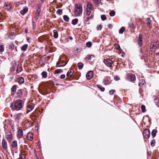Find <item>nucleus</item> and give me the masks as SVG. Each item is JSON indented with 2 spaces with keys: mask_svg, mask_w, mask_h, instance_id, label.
<instances>
[{
  "mask_svg": "<svg viewBox=\"0 0 159 159\" xmlns=\"http://www.w3.org/2000/svg\"><path fill=\"white\" fill-rule=\"evenodd\" d=\"M11 108L13 110L17 111L20 110L22 107V101L20 99L17 100L15 102L12 103Z\"/></svg>",
  "mask_w": 159,
  "mask_h": 159,
  "instance_id": "1",
  "label": "nucleus"
},
{
  "mask_svg": "<svg viewBox=\"0 0 159 159\" xmlns=\"http://www.w3.org/2000/svg\"><path fill=\"white\" fill-rule=\"evenodd\" d=\"M82 6L80 4H77L75 5L74 13L75 16H80L82 13Z\"/></svg>",
  "mask_w": 159,
  "mask_h": 159,
  "instance_id": "2",
  "label": "nucleus"
},
{
  "mask_svg": "<svg viewBox=\"0 0 159 159\" xmlns=\"http://www.w3.org/2000/svg\"><path fill=\"white\" fill-rule=\"evenodd\" d=\"M103 62L107 66L109 67H111L113 63V61L108 58L104 60Z\"/></svg>",
  "mask_w": 159,
  "mask_h": 159,
  "instance_id": "3",
  "label": "nucleus"
},
{
  "mask_svg": "<svg viewBox=\"0 0 159 159\" xmlns=\"http://www.w3.org/2000/svg\"><path fill=\"white\" fill-rule=\"evenodd\" d=\"M143 136L146 139H148L150 135V132L149 129H146L143 131Z\"/></svg>",
  "mask_w": 159,
  "mask_h": 159,
  "instance_id": "4",
  "label": "nucleus"
},
{
  "mask_svg": "<svg viewBox=\"0 0 159 159\" xmlns=\"http://www.w3.org/2000/svg\"><path fill=\"white\" fill-rule=\"evenodd\" d=\"M6 138L9 142L11 141L12 139V136L11 132L9 131L6 134Z\"/></svg>",
  "mask_w": 159,
  "mask_h": 159,
  "instance_id": "5",
  "label": "nucleus"
},
{
  "mask_svg": "<svg viewBox=\"0 0 159 159\" xmlns=\"http://www.w3.org/2000/svg\"><path fill=\"white\" fill-rule=\"evenodd\" d=\"M158 44L157 42H152L151 43L150 45L151 48L152 49V51H154L157 48Z\"/></svg>",
  "mask_w": 159,
  "mask_h": 159,
  "instance_id": "6",
  "label": "nucleus"
},
{
  "mask_svg": "<svg viewBox=\"0 0 159 159\" xmlns=\"http://www.w3.org/2000/svg\"><path fill=\"white\" fill-rule=\"evenodd\" d=\"M23 132L22 128L21 127H19L18 131V137L19 138H21L23 136Z\"/></svg>",
  "mask_w": 159,
  "mask_h": 159,
  "instance_id": "7",
  "label": "nucleus"
},
{
  "mask_svg": "<svg viewBox=\"0 0 159 159\" xmlns=\"http://www.w3.org/2000/svg\"><path fill=\"white\" fill-rule=\"evenodd\" d=\"M93 75V72L92 71H90L87 73L86 77L87 79L90 80L92 78Z\"/></svg>",
  "mask_w": 159,
  "mask_h": 159,
  "instance_id": "8",
  "label": "nucleus"
},
{
  "mask_svg": "<svg viewBox=\"0 0 159 159\" xmlns=\"http://www.w3.org/2000/svg\"><path fill=\"white\" fill-rule=\"evenodd\" d=\"M135 77L134 75L130 74L127 76V79L129 81H132L135 80Z\"/></svg>",
  "mask_w": 159,
  "mask_h": 159,
  "instance_id": "9",
  "label": "nucleus"
},
{
  "mask_svg": "<svg viewBox=\"0 0 159 159\" xmlns=\"http://www.w3.org/2000/svg\"><path fill=\"white\" fill-rule=\"evenodd\" d=\"M34 105L33 103H31L27 105V113L30 111L34 108Z\"/></svg>",
  "mask_w": 159,
  "mask_h": 159,
  "instance_id": "10",
  "label": "nucleus"
},
{
  "mask_svg": "<svg viewBox=\"0 0 159 159\" xmlns=\"http://www.w3.org/2000/svg\"><path fill=\"white\" fill-rule=\"evenodd\" d=\"M2 147L4 149H6L7 148V142L4 139H3L2 140Z\"/></svg>",
  "mask_w": 159,
  "mask_h": 159,
  "instance_id": "11",
  "label": "nucleus"
},
{
  "mask_svg": "<svg viewBox=\"0 0 159 159\" xmlns=\"http://www.w3.org/2000/svg\"><path fill=\"white\" fill-rule=\"evenodd\" d=\"M74 72V70L73 69H70L66 74V76L68 78L70 77L73 75Z\"/></svg>",
  "mask_w": 159,
  "mask_h": 159,
  "instance_id": "12",
  "label": "nucleus"
},
{
  "mask_svg": "<svg viewBox=\"0 0 159 159\" xmlns=\"http://www.w3.org/2000/svg\"><path fill=\"white\" fill-rule=\"evenodd\" d=\"M27 138L29 140H32L33 138V135L32 133H29L27 135Z\"/></svg>",
  "mask_w": 159,
  "mask_h": 159,
  "instance_id": "13",
  "label": "nucleus"
},
{
  "mask_svg": "<svg viewBox=\"0 0 159 159\" xmlns=\"http://www.w3.org/2000/svg\"><path fill=\"white\" fill-rule=\"evenodd\" d=\"M40 11V8L39 7H38V8L37 9L36 11V15H35V18L36 20H37L39 18Z\"/></svg>",
  "mask_w": 159,
  "mask_h": 159,
  "instance_id": "14",
  "label": "nucleus"
},
{
  "mask_svg": "<svg viewBox=\"0 0 159 159\" xmlns=\"http://www.w3.org/2000/svg\"><path fill=\"white\" fill-rule=\"evenodd\" d=\"M11 7V5L10 4L5 3L3 6V8L6 10H8Z\"/></svg>",
  "mask_w": 159,
  "mask_h": 159,
  "instance_id": "15",
  "label": "nucleus"
},
{
  "mask_svg": "<svg viewBox=\"0 0 159 159\" xmlns=\"http://www.w3.org/2000/svg\"><path fill=\"white\" fill-rule=\"evenodd\" d=\"M87 10H92V9L93 7V5L89 2H87Z\"/></svg>",
  "mask_w": 159,
  "mask_h": 159,
  "instance_id": "16",
  "label": "nucleus"
},
{
  "mask_svg": "<svg viewBox=\"0 0 159 159\" xmlns=\"http://www.w3.org/2000/svg\"><path fill=\"white\" fill-rule=\"evenodd\" d=\"M142 35L141 34H140L138 40V43L139 46H141L142 44Z\"/></svg>",
  "mask_w": 159,
  "mask_h": 159,
  "instance_id": "17",
  "label": "nucleus"
},
{
  "mask_svg": "<svg viewBox=\"0 0 159 159\" xmlns=\"http://www.w3.org/2000/svg\"><path fill=\"white\" fill-rule=\"evenodd\" d=\"M23 115L22 113H19L16 114L15 116V119L16 120H19L22 116Z\"/></svg>",
  "mask_w": 159,
  "mask_h": 159,
  "instance_id": "18",
  "label": "nucleus"
},
{
  "mask_svg": "<svg viewBox=\"0 0 159 159\" xmlns=\"http://www.w3.org/2000/svg\"><path fill=\"white\" fill-rule=\"evenodd\" d=\"M16 89V86L14 85L11 88V94L12 95H14L15 94Z\"/></svg>",
  "mask_w": 159,
  "mask_h": 159,
  "instance_id": "19",
  "label": "nucleus"
},
{
  "mask_svg": "<svg viewBox=\"0 0 159 159\" xmlns=\"http://www.w3.org/2000/svg\"><path fill=\"white\" fill-rule=\"evenodd\" d=\"M28 11V8L27 7H25L23 10L20 11V13L22 15H24Z\"/></svg>",
  "mask_w": 159,
  "mask_h": 159,
  "instance_id": "20",
  "label": "nucleus"
},
{
  "mask_svg": "<svg viewBox=\"0 0 159 159\" xmlns=\"http://www.w3.org/2000/svg\"><path fill=\"white\" fill-rule=\"evenodd\" d=\"M145 81L143 79H141L139 81V86H142L144 85L145 84Z\"/></svg>",
  "mask_w": 159,
  "mask_h": 159,
  "instance_id": "21",
  "label": "nucleus"
},
{
  "mask_svg": "<svg viewBox=\"0 0 159 159\" xmlns=\"http://www.w3.org/2000/svg\"><path fill=\"white\" fill-rule=\"evenodd\" d=\"M17 94L19 98H20L22 96V91L21 89H19L18 90Z\"/></svg>",
  "mask_w": 159,
  "mask_h": 159,
  "instance_id": "22",
  "label": "nucleus"
},
{
  "mask_svg": "<svg viewBox=\"0 0 159 159\" xmlns=\"http://www.w3.org/2000/svg\"><path fill=\"white\" fill-rule=\"evenodd\" d=\"M17 141L16 140H14L12 143L11 146L13 148H16L17 147Z\"/></svg>",
  "mask_w": 159,
  "mask_h": 159,
  "instance_id": "23",
  "label": "nucleus"
},
{
  "mask_svg": "<svg viewBox=\"0 0 159 159\" xmlns=\"http://www.w3.org/2000/svg\"><path fill=\"white\" fill-rule=\"evenodd\" d=\"M97 87L100 89L102 92H103L105 91V89L104 87H102L100 85L98 84L97 85Z\"/></svg>",
  "mask_w": 159,
  "mask_h": 159,
  "instance_id": "24",
  "label": "nucleus"
},
{
  "mask_svg": "<svg viewBox=\"0 0 159 159\" xmlns=\"http://www.w3.org/2000/svg\"><path fill=\"white\" fill-rule=\"evenodd\" d=\"M53 37H54L56 39L58 37V34L57 33V31L56 30H53Z\"/></svg>",
  "mask_w": 159,
  "mask_h": 159,
  "instance_id": "25",
  "label": "nucleus"
},
{
  "mask_svg": "<svg viewBox=\"0 0 159 159\" xmlns=\"http://www.w3.org/2000/svg\"><path fill=\"white\" fill-rule=\"evenodd\" d=\"M22 68L21 66H17L16 69V73H20L22 70Z\"/></svg>",
  "mask_w": 159,
  "mask_h": 159,
  "instance_id": "26",
  "label": "nucleus"
},
{
  "mask_svg": "<svg viewBox=\"0 0 159 159\" xmlns=\"http://www.w3.org/2000/svg\"><path fill=\"white\" fill-rule=\"evenodd\" d=\"M18 82L20 84H22L24 82V80L23 78L22 77H20L18 78Z\"/></svg>",
  "mask_w": 159,
  "mask_h": 159,
  "instance_id": "27",
  "label": "nucleus"
},
{
  "mask_svg": "<svg viewBox=\"0 0 159 159\" xmlns=\"http://www.w3.org/2000/svg\"><path fill=\"white\" fill-rule=\"evenodd\" d=\"M157 132V131L155 129H154L153 130L152 132V135L153 138H154L156 135V133Z\"/></svg>",
  "mask_w": 159,
  "mask_h": 159,
  "instance_id": "28",
  "label": "nucleus"
},
{
  "mask_svg": "<svg viewBox=\"0 0 159 159\" xmlns=\"http://www.w3.org/2000/svg\"><path fill=\"white\" fill-rule=\"evenodd\" d=\"M78 21L77 19H73L72 21V24L73 25L76 24Z\"/></svg>",
  "mask_w": 159,
  "mask_h": 159,
  "instance_id": "29",
  "label": "nucleus"
},
{
  "mask_svg": "<svg viewBox=\"0 0 159 159\" xmlns=\"http://www.w3.org/2000/svg\"><path fill=\"white\" fill-rule=\"evenodd\" d=\"M147 24L150 27H151L152 26V24L151 23V20L149 18H148L147 19Z\"/></svg>",
  "mask_w": 159,
  "mask_h": 159,
  "instance_id": "30",
  "label": "nucleus"
},
{
  "mask_svg": "<svg viewBox=\"0 0 159 159\" xmlns=\"http://www.w3.org/2000/svg\"><path fill=\"white\" fill-rule=\"evenodd\" d=\"M125 29L124 27H122L119 30V33L120 34H122L125 30Z\"/></svg>",
  "mask_w": 159,
  "mask_h": 159,
  "instance_id": "31",
  "label": "nucleus"
},
{
  "mask_svg": "<svg viewBox=\"0 0 159 159\" xmlns=\"http://www.w3.org/2000/svg\"><path fill=\"white\" fill-rule=\"evenodd\" d=\"M27 47L28 45L27 44H25L21 48V49L22 51H25L26 50Z\"/></svg>",
  "mask_w": 159,
  "mask_h": 159,
  "instance_id": "32",
  "label": "nucleus"
},
{
  "mask_svg": "<svg viewBox=\"0 0 159 159\" xmlns=\"http://www.w3.org/2000/svg\"><path fill=\"white\" fill-rule=\"evenodd\" d=\"M83 66V64L81 62L79 63L78 64V66L79 69H81Z\"/></svg>",
  "mask_w": 159,
  "mask_h": 159,
  "instance_id": "33",
  "label": "nucleus"
},
{
  "mask_svg": "<svg viewBox=\"0 0 159 159\" xmlns=\"http://www.w3.org/2000/svg\"><path fill=\"white\" fill-rule=\"evenodd\" d=\"M42 75L43 78H45L47 76V73L46 71H43L42 73Z\"/></svg>",
  "mask_w": 159,
  "mask_h": 159,
  "instance_id": "34",
  "label": "nucleus"
},
{
  "mask_svg": "<svg viewBox=\"0 0 159 159\" xmlns=\"http://www.w3.org/2000/svg\"><path fill=\"white\" fill-rule=\"evenodd\" d=\"M64 20L68 22L69 20V18L67 15L63 16Z\"/></svg>",
  "mask_w": 159,
  "mask_h": 159,
  "instance_id": "35",
  "label": "nucleus"
},
{
  "mask_svg": "<svg viewBox=\"0 0 159 159\" xmlns=\"http://www.w3.org/2000/svg\"><path fill=\"white\" fill-rule=\"evenodd\" d=\"M141 109L142 112H145L146 111V108L145 107L144 105H142L141 106Z\"/></svg>",
  "mask_w": 159,
  "mask_h": 159,
  "instance_id": "36",
  "label": "nucleus"
},
{
  "mask_svg": "<svg viewBox=\"0 0 159 159\" xmlns=\"http://www.w3.org/2000/svg\"><path fill=\"white\" fill-rule=\"evenodd\" d=\"M62 72V71L61 69H58L56 70L55 71L54 73L55 74H57L61 73Z\"/></svg>",
  "mask_w": 159,
  "mask_h": 159,
  "instance_id": "37",
  "label": "nucleus"
},
{
  "mask_svg": "<svg viewBox=\"0 0 159 159\" xmlns=\"http://www.w3.org/2000/svg\"><path fill=\"white\" fill-rule=\"evenodd\" d=\"M103 82L105 85H107L109 84L108 80L107 79H104Z\"/></svg>",
  "mask_w": 159,
  "mask_h": 159,
  "instance_id": "38",
  "label": "nucleus"
},
{
  "mask_svg": "<svg viewBox=\"0 0 159 159\" xmlns=\"http://www.w3.org/2000/svg\"><path fill=\"white\" fill-rule=\"evenodd\" d=\"M92 45V43L91 42H88L86 43V46L89 47H90Z\"/></svg>",
  "mask_w": 159,
  "mask_h": 159,
  "instance_id": "39",
  "label": "nucleus"
},
{
  "mask_svg": "<svg viewBox=\"0 0 159 159\" xmlns=\"http://www.w3.org/2000/svg\"><path fill=\"white\" fill-rule=\"evenodd\" d=\"M115 14V13L114 11H111L110 13V15L111 16H114Z\"/></svg>",
  "mask_w": 159,
  "mask_h": 159,
  "instance_id": "40",
  "label": "nucleus"
},
{
  "mask_svg": "<svg viewBox=\"0 0 159 159\" xmlns=\"http://www.w3.org/2000/svg\"><path fill=\"white\" fill-rule=\"evenodd\" d=\"M101 18L102 20H104L106 19V16L105 15H102L101 16Z\"/></svg>",
  "mask_w": 159,
  "mask_h": 159,
  "instance_id": "41",
  "label": "nucleus"
},
{
  "mask_svg": "<svg viewBox=\"0 0 159 159\" xmlns=\"http://www.w3.org/2000/svg\"><path fill=\"white\" fill-rule=\"evenodd\" d=\"M93 1L94 3L97 4H98L100 3L101 0H93Z\"/></svg>",
  "mask_w": 159,
  "mask_h": 159,
  "instance_id": "42",
  "label": "nucleus"
},
{
  "mask_svg": "<svg viewBox=\"0 0 159 159\" xmlns=\"http://www.w3.org/2000/svg\"><path fill=\"white\" fill-rule=\"evenodd\" d=\"M57 13L58 14L61 15L62 13V10L61 9H58L57 11Z\"/></svg>",
  "mask_w": 159,
  "mask_h": 159,
  "instance_id": "43",
  "label": "nucleus"
},
{
  "mask_svg": "<svg viewBox=\"0 0 159 159\" xmlns=\"http://www.w3.org/2000/svg\"><path fill=\"white\" fill-rule=\"evenodd\" d=\"M4 47L3 45H1L0 46V51L2 52L4 50Z\"/></svg>",
  "mask_w": 159,
  "mask_h": 159,
  "instance_id": "44",
  "label": "nucleus"
},
{
  "mask_svg": "<svg viewBox=\"0 0 159 159\" xmlns=\"http://www.w3.org/2000/svg\"><path fill=\"white\" fill-rule=\"evenodd\" d=\"M155 140H152L151 142V145L152 146H154L155 145Z\"/></svg>",
  "mask_w": 159,
  "mask_h": 159,
  "instance_id": "45",
  "label": "nucleus"
},
{
  "mask_svg": "<svg viewBox=\"0 0 159 159\" xmlns=\"http://www.w3.org/2000/svg\"><path fill=\"white\" fill-rule=\"evenodd\" d=\"M14 45L13 43H11L9 46V48L11 49H13L14 48Z\"/></svg>",
  "mask_w": 159,
  "mask_h": 159,
  "instance_id": "46",
  "label": "nucleus"
},
{
  "mask_svg": "<svg viewBox=\"0 0 159 159\" xmlns=\"http://www.w3.org/2000/svg\"><path fill=\"white\" fill-rule=\"evenodd\" d=\"M86 15L88 16H89L92 10H87Z\"/></svg>",
  "mask_w": 159,
  "mask_h": 159,
  "instance_id": "47",
  "label": "nucleus"
},
{
  "mask_svg": "<svg viewBox=\"0 0 159 159\" xmlns=\"http://www.w3.org/2000/svg\"><path fill=\"white\" fill-rule=\"evenodd\" d=\"M91 55H88L86 57V59L87 60H90L91 58Z\"/></svg>",
  "mask_w": 159,
  "mask_h": 159,
  "instance_id": "48",
  "label": "nucleus"
},
{
  "mask_svg": "<svg viewBox=\"0 0 159 159\" xmlns=\"http://www.w3.org/2000/svg\"><path fill=\"white\" fill-rule=\"evenodd\" d=\"M115 92V90H111L109 91V94L111 95L113 94Z\"/></svg>",
  "mask_w": 159,
  "mask_h": 159,
  "instance_id": "49",
  "label": "nucleus"
},
{
  "mask_svg": "<svg viewBox=\"0 0 159 159\" xmlns=\"http://www.w3.org/2000/svg\"><path fill=\"white\" fill-rule=\"evenodd\" d=\"M114 79L116 80L117 81L120 80L119 77L117 75H116L114 76Z\"/></svg>",
  "mask_w": 159,
  "mask_h": 159,
  "instance_id": "50",
  "label": "nucleus"
},
{
  "mask_svg": "<svg viewBox=\"0 0 159 159\" xmlns=\"http://www.w3.org/2000/svg\"><path fill=\"white\" fill-rule=\"evenodd\" d=\"M65 65V64L64 65L62 66V65H60V63H57L56 66V67H59L62 66H64Z\"/></svg>",
  "mask_w": 159,
  "mask_h": 159,
  "instance_id": "51",
  "label": "nucleus"
},
{
  "mask_svg": "<svg viewBox=\"0 0 159 159\" xmlns=\"http://www.w3.org/2000/svg\"><path fill=\"white\" fill-rule=\"evenodd\" d=\"M25 158V156L24 155L22 154V155H21L19 159H24V158Z\"/></svg>",
  "mask_w": 159,
  "mask_h": 159,
  "instance_id": "52",
  "label": "nucleus"
},
{
  "mask_svg": "<svg viewBox=\"0 0 159 159\" xmlns=\"http://www.w3.org/2000/svg\"><path fill=\"white\" fill-rule=\"evenodd\" d=\"M115 46L116 48L117 49H119V48H120L119 45L118 44H115Z\"/></svg>",
  "mask_w": 159,
  "mask_h": 159,
  "instance_id": "53",
  "label": "nucleus"
},
{
  "mask_svg": "<svg viewBox=\"0 0 159 159\" xmlns=\"http://www.w3.org/2000/svg\"><path fill=\"white\" fill-rule=\"evenodd\" d=\"M102 25H100L99 26H98L97 27V28H98V30H100L102 28Z\"/></svg>",
  "mask_w": 159,
  "mask_h": 159,
  "instance_id": "54",
  "label": "nucleus"
},
{
  "mask_svg": "<svg viewBox=\"0 0 159 159\" xmlns=\"http://www.w3.org/2000/svg\"><path fill=\"white\" fill-rule=\"evenodd\" d=\"M9 38L11 39H13L14 38V36L12 35H10L9 36Z\"/></svg>",
  "mask_w": 159,
  "mask_h": 159,
  "instance_id": "55",
  "label": "nucleus"
},
{
  "mask_svg": "<svg viewBox=\"0 0 159 159\" xmlns=\"http://www.w3.org/2000/svg\"><path fill=\"white\" fill-rule=\"evenodd\" d=\"M65 77V75H64V74L61 75L60 76V78L62 79H64Z\"/></svg>",
  "mask_w": 159,
  "mask_h": 159,
  "instance_id": "56",
  "label": "nucleus"
},
{
  "mask_svg": "<svg viewBox=\"0 0 159 159\" xmlns=\"http://www.w3.org/2000/svg\"><path fill=\"white\" fill-rule=\"evenodd\" d=\"M108 27L110 28H111L112 27V25L111 24H109L108 25Z\"/></svg>",
  "mask_w": 159,
  "mask_h": 159,
  "instance_id": "57",
  "label": "nucleus"
},
{
  "mask_svg": "<svg viewBox=\"0 0 159 159\" xmlns=\"http://www.w3.org/2000/svg\"><path fill=\"white\" fill-rule=\"evenodd\" d=\"M69 39H70V40H72L73 39V38L72 37H69Z\"/></svg>",
  "mask_w": 159,
  "mask_h": 159,
  "instance_id": "58",
  "label": "nucleus"
},
{
  "mask_svg": "<svg viewBox=\"0 0 159 159\" xmlns=\"http://www.w3.org/2000/svg\"><path fill=\"white\" fill-rule=\"evenodd\" d=\"M25 31L26 33H27V30H25Z\"/></svg>",
  "mask_w": 159,
  "mask_h": 159,
  "instance_id": "59",
  "label": "nucleus"
},
{
  "mask_svg": "<svg viewBox=\"0 0 159 159\" xmlns=\"http://www.w3.org/2000/svg\"><path fill=\"white\" fill-rule=\"evenodd\" d=\"M1 16H2L1 14V13L0 12V18L1 17Z\"/></svg>",
  "mask_w": 159,
  "mask_h": 159,
  "instance_id": "60",
  "label": "nucleus"
},
{
  "mask_svg": "<svg viewBox=\"0 0 159 159\" xmlns=\"http://www.w3.org/2000/svg\"><path fill=\"white\" fill-rule=\"evenodd\" d=\"M43 2L45 0H41Z\"/></svg>",
  "mask_w": 159,
  "mask_h": 159,
  "instance_id": "61",
  "label": "nucleus"
},
{
  "mask_svg": "<svg viewBox=\"0 0 159 159\" xmlns=\"http://www.w3.org/2000/svg\"><path fill=\"white\" fill-rule=\"evenodd\" d=\"M37 159H39V158L38 157H37Z\"/></svg>",
  "mask_w": 159,
  "mask_h": 159,
  "instance_id": "62",
  "label": "nucleus"
}]
</instances>
